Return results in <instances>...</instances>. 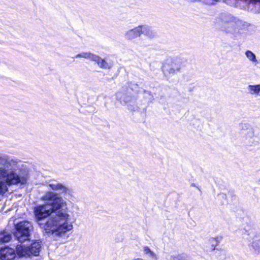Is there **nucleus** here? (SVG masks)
Here are the masks:
<instances>
[{"mask_svg": "<svg viewBox=\"0 0 260 260\" xmlns=\"http://www.w3.org/2000/svg\"><path fill=\"white\" fill-rule=\"evenodd\" d=\"M15 195H19V196H20V195H21V194H16Z\"/></svg>", "mask_w": 260, "mask_h": 260, "instance_id": "26", "label": "nucleus"}, {"mask_svg": "<svg viewBox=\"0 0 260 260\" xmlns=\"http://www.w3.org/2000/svg\"><path fill=\"white\" fill-rule=\"evenodd\" d=\"M72 58H84L89 59L95 62L100 68L103 69H110L113 66V64L111 61H108L107 60L102 58L100 56L89 52H81Z\"/></svg>", "mask_w": 260, "mask_h": 260, "instance_id": "6", "label": "nucleus"}, {"mask_svg": "<svg viewBox=\"0 0 260 260\" xmlns=\"http://www.w3.org/2000/svg\"><path fill=\"white\" fill-rule=\"evenodd\" d=\"M197 187L198 188L199 190L201 192L200 189L198 186H197Z\"/></svg>", "mask_w": 260, "mask_h": 260, "instance_id": "25", "label": "nucleus"}, {"mask_svg": "<svg viewBox=\"0 0 260 260\" xmlns=\"http://www.w3.org/2000/svg\"><path fill=\"white\" fill-rule=\"evenodd\" d=\"M34 167V178H36V181H34V184H43L44 177L39 171H35Z\"/></svg>", "mask_w": 260, "mask_h": 260, "instance_id": "15", "label": "nucleus"}, {"mask_svg": "<svg viewBox=\"0 0 260 260\" xmlns=\"http://www.w3.org/2000/svg\"><path fill=\"white\" fill-rule=\"evenodd\" d=\"M135 260H144V259H142V258H137V259H136Z\"/></svg>", "mask_w": 260, "mask_h": 260, "instance_id": "22", "label": "nucleus"}, {"mask_svg": "<svg viewBox=\"0 0 260 260\" xmlns=\"http://www.w3.org/2000/svg\"><path fill=\"white\" fill-rule=\"evenodd\" d=\"M12 239V233L8 230H4L0 232V242L7 243Z\"/></svg>", "mask_w": 260, "mask_h": 260, "instance_id": "13", "label": "nucleus"}, {"mask_svg": "<svg viewBox=\"0 0 260 260\" xmlns=\"http://www.w3.org/2000/svg\"><path fill=\"white\" fill-rule=\"evenodd\" d=\"M16 256L14 249L9 247L0 248V260H13Z\"/></svg>", "mask_w": 260, "mask_h": 260, "instance_id": "9", "label": "nucleus"}, {"mask_svg": "<svg viewBox=\"0 0 260 260\" xmlns=\"http://www.w3.org/2000/svg\"><path fill=\"white\" fill-rule=\"evenodd\" d=\"M248 90L251 94H258L260 92V84L252 85H249L247 87Z\"/></svg>", "mask_w": 260, "mask_h": 260, "instance_id": "17", "label": "nucleus"}, {"mask_svg": "<svg viewBox=\"0 0 260 260\" xmlns=\"http://www.w3.org/2000/svg\"><path fill=\"white\" fill-rule=\"evenodd\" d=\"M42 246V242L40 240L34 241V256L39 255Z\"/></svg>", "mask_w": 260, "mask_h": 260, "instance_id": "16", "label": "nucleus"}, {"mask_svg": "<svg viewBox=\"0 0 260 260\" xmlns=\"http://www.w3.org/2000/svg\"><path fill=\"white\" fill-rule=\"evenodd\" d=\"M49 186L52 190L57 191L59 193L71 195L76 193L74 188L65 186L61 183L49 184Z\"/></svg>", "mask_w": 260, "mask_h": 260, "instance_id": "8", "label": "nucleus"}, {"mask_svg": "<svg viewBox=\"0 0 260 260\" xmlns=\"http://www.w3.org/2000/svg\"><path fill=\"white\" fill-rule=\"evenodd\" d=\"M116 100L121 104L126 105L129 110L133 111L136 108V99L134 96L127 95L122 92L119 91L116 93Z\"/></svg>", "mask_w": 260, "mask_h": 260, "instance_id": "7", "label": "nucleus"}, {"mask_svg": "<svg viewBox=\"0 0 260 260\" xmlns=\"http://www.w3.org/2000/svg\"><path fill=\"white\" fill-rule=\"evenodd\" d=\"M142 29L140 25L125 31L124 36L126 40H132L141 36Z\"/></svg>", "mask_w": 260, "mask_h": 260, "instance_id": "10", "label": "nucleus"}, {"mask_svg": "<svg viewBox=\"0 0 260 260\" xmlns=\"http://www.w3.org/2000/svg\"><path fill=\"white\" fill-rule=\"evenodd\" d=\"M144 93L146 95H148V99L149 101H152L153 100V96L150 92L144 90Z\"/></svg>", "mask_w": 260, "mask_h": 260, "instance_id": "19", "label": "nucleus"}, {"mask_svg": "<svg viewBox=\"0 0 260 260\" xmlns=\"http://www.w3.org/2000/svg\"><path fill=\"white\" fill-rule=\"evenodd\" d=\"M132 90H134L133 87H131Z\"/></svg>", "mask_w": 260, "mask_h": 260, "instance_id": "27", "label": "nucleus"}, {"mask_svg": "<svg viewBox=\"0 0 260 260\" xmlns=\"http://www.w3.org/2000/svg\"><path fill=\"white\" fill-rule=\"evenodd\" d=\"M45 197L48 199L47 203L35 210L38 224L43 225L46 233L51 234L56 240H67L73 225L70 221L66 202L58 196Z\"/></svg>", "mask_w": 260, "mask_h": 260, "instance_id": "1", "label": "nucleus"}, {"mask_svg": "<svg viewBox=\"0 0 260 260\" xmlns=\"http://www.w3.org/2000/svg\"><path fill=\"white\" fill-rule=\"evenodd\" d=\"M143 253L147 256L151 260H157V255L153 251H152L148 247L145 246L143 248Z\"/></svg>", "mask_w": 260, "mask_h": 260, "instance_id": "14", "label": "nucleus"}, {"mask_svg": "<svg viewBox=\"0 0 260 260\" xmlns=\"http://www.w3.org/2000/svg\"><path fill=\"white\" fill-rule=\"evenodd\" d=\"M0 179L5 180L0 181V195H4L7 191L8 186L19 183L24 185L27 181L25 177H21L14 171L8 172L3 168H0Z\"/></svg>", "mask_w": 260, "mask_h": 260, "instance_id": "4", "label": "nucleus"}, {"mask_svg": "<svg viewBox=\"0 0 260 260\" xmlns=\"http://www.w3.org/2000/svg\"><path fill=\"white\" fill-rule=\"evenodd\" d=\"M180 257L179 256H171L169 257V260H180Z\"/></svg>", "mask_w": 260, "mask_h": 260, "instance_id": "21", "label": "nucleus"}, {"mask_svg": "<svg viewBox=\"0 0 260 260\" xmlns=\"http://www.w3.org/2000/svg\"><path fill=\"white\" fill-rule=\"evenodd\" d=\"M191 186H196L195 184H193V183L191 184Z\"/></svg>", "mask_w": 260, "mask_h": 260, "instance_id": "24", "label": "nucleus"}, {"mask_svg": "<svg viewBox=\"0 0 260 260\" xmlns=\"http://www.w3.org/2000/svg\"><path fill=\"white\" fill-rule=\"evenodd\" d=\"M50 195H55V196H57V195H58L57 193H54V194H50Z\"/></svg>", "mask_w": 260, "mask_h": 260, "instance_id": "23", "label": "nucleus"}, {"mask_svg": "<svg viewBox=\"0 0 260 260\" xmlns=\"http://www.w3.org/2000/svg\"><path fill=\"white\" fill-rule=\"evenodd\" d=\"M140 27L142 29L141 32H140L141 35L143 34L150 39H152L156 36V32L148 26L140 25Z\"/></svg>", "mask_w": 260, "mask_h": 260, "instance_id": "11", "label": "nucleus"}, {"mask_svg": "<svg viewBox=\"0 0 260 260\" xmlns=\"http://www.w3.org/2000/svg\"><path fill=\"white\" fill-rule=\"evenodd\" d=\"M30 223L23 221L15 225V232L14 236L20 243L16 247V251L19 257L30 256L32 255V242L30 241Z\"/></svg>", "mask_w": 260, "mask_h": 260, "instance_id": "3", "label": "nucleus"}, {"mask_svg": "<svg viewBox=\"0 0 260 260\" xmlns=\"http://www.w3.org/2000/svg\"><path fill=\"white\" fill-rule=\"evenodd\" d=\"M183 60L180 58L168 59L162 66V71L164 76L168 79L180 72L182 67Z\"/></svg>", "mask_w": 260, "mask_h": 260, "instance_id": "5", "label": "nucleus"}, {"mask_svg": "<svg viewBox=\"0 0 260 260\" xmlns=\"http://www.w3.org/2000/svg\"><path fill=\"white\" fill-rule=\"evenodd\" d=\"M214 26L236 41L244 40L250 24L228 12H222L215 18Z\"/></svg>", "mask_w": 260, "mask_h": 260, "instance_id": "2", "label": "nucleus"}, {"mask_svg": "<svg viewBox=\"0 0 260 260\" xmlns=\"http://www.w3.org/2000/svg\"><path fill=\"white\" fill-rule=\"evenodd\" d=\"M205 244V250L207 252L212 251L218 245V241L216 238H212L209 239Z\"/></svg>", "mask_w": 260, "mask_h": 260, "instance_id": "12", "label": "nucleus"}, {"mask_svg": "<svg viewBox=\"0 0 260 260\" xmlns=\"http://www.w3.org/2000/svg\"><path fill=\"white\" fill-rule=\"evenodd\" d=\"M220 0H206L205 2L209 5H212L214 4L216 2H218Z\"/></svg>", "mask_w": 260, "mask_h": 260, "instance_id": "20", "label": "nucleus"}, {"mask_svg": "<svg viewBox=\"0 0 260 260\" xmlns=\"http://www.w3.org/2000/svg\"><path fill=\"white\" fill-rule=\"evenodd\" d=\"M245 55L250 61L253 62H257L255 55L251 51H246L245 52Z\"/></svg>", "mask_w": 260, "mask_h": 260, "instance_id": "18", "label": "nucleus"}]
</instances>
